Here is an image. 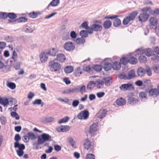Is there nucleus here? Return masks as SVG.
Masks as SVG:
<instances>
[{
  "label": "nucleus",
  "mask_w": 159,
  "mask_h": 159,
  "mask_svg": "<svg viewBox=\"0 0 159 159\" xmlns=\"http://www.w3.org/2000/svg\"><path fill=\"white\" fill-rule=\"evenodd\" d=\"M58 52V50L57 48H54L50 49L47 52L48 55L52 56H55Z\"/></svg>",
  "instance_id": "22"
},
{
  "label": "nucleus",
  "mask_w": 159,
  "mask_h": 159,
  "mask_svg": "<svg viewBox=\"0 0 159 159\" xmlns=\"http://www.w3.org/2000/svg\"><path fill=\"white\" fill-rule=\"evenodd\" d=\"M79 101L78 100H75L72 103V105L74 107H77L79 103Z\"/></svg>",
  "instance_id": "62"
},
{
  "label": "nucleus",
  "mask_w": 159,
  "mask_h": 159,
  "mask_svg": "<svg viewBox=\"0 0 159 159\" xmlns=\"http://www.w3.org/2000/svg\"><path fill=\"white\" fill-rule=\"evenodd\" d=\"M139 101L137 98L132 96L129 97L128 99V102L132 105L137 104Z\"/></svg>",
  "instance_id": "12"
},
{
  "label": "nucleus",
  "mask_w": 159,
  "mask_h": 159,
  "mask_svg": "<svg viewBox=\"0 0 159 159\" xmlns=\"http://www.w3.org/2000/svg\"><path fill=\"white\" fill-rule=\"evenodd\" d=\"M145 70L142 68H139L137 70V72L138 75L139 77H142L143 76L145 73Z\"/></svg>",
  "instance_id": "35"
},
{
  "label": "nucleus",
  "mask_w": 159,
  "mask_h": 159,
  "mask_svg": "<svg viewBox=\"0 0 159 159\" xmlns=\"http://www.w3.org/2000/svg\"><path fill=\"white\" fill-rule=\"evenodd\" d=\"M52 141V137L51 136L48 134L43 133L41 135V137L38 136L37 144L41 145L45 142Z\"/></svg>",
  "instance_id": "2"
},
{
  "label": "nucleus",
  "mask_w": 159,
  "mask_h": 159,
  "mask_svg": "<svg viewBox=\"0 0 159 159\" xmlns=\"http://www.w3.org/2000/svg\"><path fill=\"white\" fill-rule=\"evenodd\" d=\"M86 159H95V156L93 154H88L87 155Z\"/></svg>",
  "instance_id": "64"
},
{
  "label": "nucleus",
  "mask_w": 159,
  "mask_h": 159,
  "mask_svg": "<svg viewBox=\"0 0 159 159\" xmlns=\"http://www.w3.org/2000/svg\"><path fill=\"white\" fill-rule=\"evenodd\" d=\"M80 35L82 38H85L87 37L88 36V34L87 31L84 30L81 31L80 32Z\"/></svg>",
  "instance_id": "52"
},
{
  "label": "nucleus",
  "mask_w": 159,
  "mask_h": 159,
  "mask_svg": "<svg viewBox=\"0 0 159 159\" xmlns=\"http://www.w3.org/2000/svg\"><path fill=\"white\" fill-rule=\"evenodd\" d=\"M22 30L24 32L27 33H31L34 30L30 27L26 25L23 26Z\"/></svg>",
  "instance_id": "27"
},
{
  "label": "nucleus",
  "mask_w": 159,
  "mask_h": 159,
  "mask_svg": "<svg viewBox=\"0 0 159 159\" xmlns=\"http://www.w3.org/2000/svg\"><path fill=\"white\" fill-rule=\"evenodd\" d=\"M21 139V137L18 134L15 135L14 140L16 142L14 143V147L15 148H18V150H16L17 155L20 157H21L24 153L23 150L25 148V146L23 144H20L19 141Z\"/></svg>",
  "instance_id": "1"
},
{
  "label": "nucleus",
  "mask_w": 159,
  "mask_h": 159,
  "mask_svg": "<svg viewBox=\"0 0 159 159\" xmlns=\"http://www.w3.org/2000/svg\"><path fill=\"white\" fill-rule=\"evenodd\" d=\"M107 112V111L106 109H101L97 114V116L98 118L102 119L105 116Z\"/></svg>",
  "instance_id": "18"
},
{
  "label": "nucleus",
  "mask_w": 159,
  "mask_h": 159,
  "mask_svg": "<svg viewBox=\"0 0 159 159\" xmlns=\"http://www.w3.org/2000/svg\"><path fill=\"white\" fill-rule=\"evenodd\" d=\"M130 21L131 20L127 16L125 17L123 20V23L124 25H127Z\"/></svg>",
  "instance_id": "58"
},
{
  "label": "nucleus",
  "mask_w": 159,
  "mask_h": 159,
  "mask_svg": "<svg viewBox=\"0 0 159 159\" xmlns=\"http://www.w3.org/2000/svg\"><path fill=\"white\" fill-rule=\"evenodd\" d=\"M133 88L132 84L129 83L122 84L119 87L120 90L123 91L130 90Z\"/></svg>",
  "instance_id": "8"
},
{
  "label": "nucleus",
  "mask_w": 159,
  "mask_h": 159,
  "mask_svg": "<svg viewBox=\"0 0 159 159\" xmlns=\"http://www.w3.org/2000/svg\"><path fill=\"white\" fill-rule=\"evenodd\" d=\"M7 85L8 87L12 89H14L16 87L15 84L14 83L11 82L8 83Z\"/></svg>",
  "instance_id": "45"
},
{
  "label": "nucleus",
  "mask_w": 159,
  "mask_h": 159,
  "mask_svg": "<svg viewBox=\"0 0 159 159\" xmlns=\"http://www.w3.org/2000/svg\"><path fill=\"white\" fill-rule=\"evenodd\" d=\"M152 69L155 73H159V65L153 66Z\"/></svg>",
  "instance_id": "59"
},
{
  "label": "nucleus",
  "mask_w": 159,
  "mask_h": 159,
  "mask_svg": "<svg viewBox=\"0 0 159 159\" xmlns=\"http://www.w3.org/2000/svg\"><path fill=\"white\" fill-rule=\"evenodd\" d=\"M151 59L155 62L159 61V57L157 55H152Z\"/></svg>",
  "instance_id": "48"
},
{
  "label": "nucleus",
  "mask_w": 159,
  "mask_h": 159,
  "mask_svg": "<svg viewBox=\"0 0 159 159\" xmlns=\"http://www.w3.org/2000/svg\"><path fill=\"white\" fill-rule=\"evenodd\" d=\"M17 54L16 52H15V50L13 51L12 54V55L11 59H12L14 62H16L17 60Z\"/></svg>",
  "instance_id": "44"
},
{
  "label": "nucleus",
  "mask_w": 159,
  "mask_h": 159,
  "mask_svg": "<svg viewBox=\"0 0 159 159\" xmlns=\"http://www.w3.org/2000/svg\"><path fill=\"white\" fill-rule=\"evenodd\" d=\"M93 69L97 71H99L102 70V67L101 65H95L93 66Z\"/></svg>",
  "instance_id": "55"
},
{
  "label": "nucleus",
  "mask_w": 159,
  "mask_h": 159,
  "mask_svg": "<svg viewBox=\"0 0 159 159\" xmlns=\"http://www.w3.org/2000/svg\"><path fill=\"white\" fill-rule=\"evenodd\" d=\"M111 21L109 20H106L104 22L103 24V26L104 28L106 29H108L110 28L111 26Z\"/></svg>",
  "instance_id": "30"
},
{
  "label": "nucleus",
  "mask_w": 159,
  "mask_h": 159,
  "mask_svg": "<svg viewBox=\"0 0 159 159\" xmlns=\"http://www.w3.org/2000/svg\"><path fill=\"white\" fill-rule=\"evenodd\" d=\"M68 142L70 146L73 148H75V142L73 138L70 137L68 139Z\"/></svg>",
  "instance_id": "39"
},
{
  "label": "nucleus",
  "mask_w": 159,
  "mask_h": 159,
  "mask_svg": "<svg viewBox=\"0 0 159 159\" xmlns=\"http://www.w3.org/2000/svg\"><path fill=\"white\" fill-rule=\"evenodd\" d=\"M89 113L87 110H85L79 113L77 115V118L80 120H86L88 118Z\"/></svg>",
  "instance_id": "5"
},
{
  "label": "nucleus",
  "mask_w": 159,
  "mask_h": 159,
  "mask_svg": "<svg viewBox=\"0 0 159 159\" xmlns=\"http://www.w3.org/2000/svg\"><path fill=\"white\" fill-rule=\"evenodd\" d=\"M8 17H9L10 19L8 20L9 22H12L14 21H16V20H14L17 17V16L16 14L13 12L8 13Z\"/></svg>",
  "instance_id": "15"
},
{
  "label": "nucleus",
  "mask_w": 159,
  "mask_h": 159,
  "mask_svg": "<svg viewBox=\"0 0 159 159\" xmlns=\"http://www.w3.org/2000/svg\"><path fill=\"white\" fill-rule=\"evenodd\" d=\"M121 65L120 62L119 61L115 62L112 65V67L114 70H117L121 67Z\"/></svg>",
  "instance_id": "28"
},
{
  "label": "nucleus",
  "mask_w": 159,
  "mask_h": 159,
  "mask_svg": "<svg viewBox=\"0 0 159 159\" xmlns=\"http://www.w3.org/2000/svg\"><path fill=\"white\" fill-rule=\"evenodd\" d=\"M121 21L119 18L116 19L113 22V25L115 27H118L121 24Z\"/></svg>",
  "instance_id": "41"
},
{
  "label": "nucleus",
  "mask_w": 159,
  "mask_h": 159,
  "mask_svg": "<svg viewBox=\"0 0 159 159\" xmlns=\"http://www.w3.org/2000/svg\"><path fill=\"white\" fill-rule=\"evenodd\" d=\"M129 62L132 64H135L137 62V59L133 57H131L129 58Z\"/></svg>",
  "instance_id": "36"
},
{
  "label": "nucleus",
  "mask_w": 159,
  "mask_h": 159,
  "mask_svg": "<svg viewBox=\"0 0 159 159\" xmlns=\"http://www.w3.org/2000/svg\"><path fill=\"white\" fill-rule=\"evenodd\" d=\"M8 16V13L5 12H0V18L3 19H6Z\"/></svg>",
  "instance_id": "47"
},
{
  "label": "nucleus",
  "mask_w": 159,
  "mask_h": 159,
  "mask_svg": "<svg viewBox=\"0 0 159 159\" xmlns=\"http://www.w3.org/2000/svg\"><path fill=\"white\" fill-rule=\"evenodd\" d=\"M129 58L127 57H123L120 60V64H122L124 65H126L129 62Z\"/></svg>",
  "instance_id": "34"
},
{
  "label": "nucleus",
  "mask_w": 159,
  "mask_h": 159,
  "mask_svg": "<svg viewBox=\"0 0 159 159\" xmlns=\"http://www.w3.org/2000/svg\"><path fill=\"white\" fill-rule=\"evenodd\" d=\"M64 48L67 51H72L74 49L75 47L72 42H68L64 44Z\"/></svg>",
  "instance_id": "9"
},
{
  "label": "nucleus",
  "mask_w": 159,
  "mask_h": 159,
  "mask_svg": "<svg viewBox=\"0 0 159 159\" xmlns=\"http://www.w3.org/2000/svg\"><path fill=\"white\" fill-rule=\"evenodd\" d=\"M139 59L141 63H145L147 61L146 57L143 55L139 56Z\"/></svg>",
  "instance_id": "40"
},
{
  "label": "nucleus",
  "mask_w": 159,
  "mask_h": 159,
  "mask_svg": "<svg viewBox=\"0 0 159 159\" xmlns=\"http://www.w3.org/2000/svg\"><path fill=\"white\" fill-rule=\"evenodd\" d=\"M66 59L65 55L63 53H59L57 55L56 60L57 61L62 62L64 61Z\"/></svg>",
  "instance_id": "16"
},
{
  "label": "nucleus",
  "mask_w": 159,
  "mask_h": 159,
  "mask_svg": "<svg viewBox=\"0 0 159 159\" xmlns=\"http://www.w3.org/2000/svg\"><path fill=\"white\" fill-rule=\"evenodd\" d=\"M145 71L148 76H150L152 75V70L150 67L147 66Z\"/></svg>",
  "instance_id": "61"
},
{
  "label": "nucleus",
  "mask_w": 159,
  "mask_h": 159,
  "mask_svg": "<svg viewBox=\"0 0 159 159\" xmlns=\"http://www.w3.org/2000/svg\"><path fill=\"white\" fill-rule=\"evenodd\" d=\"M101 22L100 21H95L92 25L93 29L94 31L96 32L101 31L102 29V27L101 25Z\"/></svg>",
  "instance_id": "7"
},
{
  "label": "nucleus",
  "mask_w": 159,
  "mask_h": 159,
  "mask_svg": "<svg viewBox=\"0 0 159 159\" xmlns=\"http://www.w3.org/2000/svg\"><path fill=\"white\" fill-rule=\"evenodd\" d=\"M0 120L1 123L2 125H5L7 123V120L6 117L4 116H1L0 117Z\"/></svg>",
  "instance_id": "57"
},
{
  "label": "nucleus",
  "mask_w": 159,
  "mask_h": 159,
  "mask_svg": "<svg viewBox=\"0 0 159 159\" xmlns=\"http://www.w3.org/2000/svg\"><path fill=\"white\" fill-rule=\"evenodd\" d=\"M42 103L43 104H42V100L41 99H36L33 102V104L34 105H39L41 104V106H43V102H42Z\"/></svg>",
  "instance_id": "51"
},
{
  "label": "nucleus",
  "mask_w": 159,
  "mask_h": 159,
  "mask_svg": "<svg viewBox=\"0 0 159 159\" xmlns=\"http://www.w3.org/2000/svg\"><path fill=\"white\" fill-rule=\"evenodd\" d=\"M84 148L89 151H93L95 146V143L93 142H90L88 139H85L84 141Z\"/></svg>",
  "instance_id": "3"
},
{
  "label": "nucleus",
  "mask_w": 159,
  "mask_h": 159,
  "mask_svg": "<svg viewBox=\"0 0 159 159\" xmlns=\"http://www.w3.org/2000/svg\"><path fill=\"white\" fill-rule=\"evenodd\" d=\"M104 80L105 82V84L107 86L110 85L112 82V79L110 78H107L104 79Z\"/></svg>",
  "instance_id": "43"
},
{
  "label": "nucleus",
  "mask_w": 159,
  "mask_h": 159,
  "mask_svg": "<svg viewBox=\"0 0 159 159\" xmlns=\"http://www.w3.org/2000/svg\"><path fill=\"white\" fill-rule=\"evenodd\" d=\"M138 14V12L137 11H134L130 13L129 14L128 17L131 21L134 20L135 19Z\"/></svg>",
  "instance_id": "31"
},
{
  "label": "nucleus",
  "mask_w": 159,
  "mask_h": 159,
  "mask_svg": "<svg viewBox=\"0 0 159 159\" xmlns=\"http://www.w3.org/2000/svg\"><path fill=\"white\" fill-rule=\"evenodd\" d=\"M11 116L12 117H15L16 120H18L20 119V117L18 114L15 111H12L11 113Z\"/></svg>",
  "instance_id": "49"
},
{
  "label": "nucleus",
  "mask_w": 159,
  "mask_h": 159,
  "mask_svg": "<svg viewBox=\"0 0 159 159\" xmlns=\"http://www.w3.org/2000/svg\"><path fill=\"white\" fill-rule=\"evenodd\" d=\"M27 20V19L25 17H20L16 19V21H18L19 22H25Z\"/></svg>",
  "instance_id": "60"
},
{
  "label": "nucleus",
  "mask_w": 159,
  "mask_h": 159,
  "mask_svg": "<svg viewBox=\"0 0 159 159\" xmlns=\"http://www.w3.org/2000/svg\"><path fill=\"white\" fill-rule=\"evenodd\" d=\"M139 97L141 100L145 102L147 99V94L145 92H141L139 95Z\"/></svg>",
  "instance_id": "25"
},
{
  "label": "nucleus",
  "mask_w": 159,
  "mask_h": 159,
  "mask_svg": "<svg viewBox=\"0 0 159 159\" xmlns=\"http://www.w3.org/2000/svg\"><path fill=\"white\" fill-rule=\"evenodd\" d=\"M98 123H94L92 125L90 128L89 132L92 135L94 136L97 134L98 130Z\"/></svg>",
  "instance_id": "6"
},
{
  "label": "nucleus",
  "mask_w": 159,
  "mask_h": 159,
  "mask_svg": "<svg viewBox=\"0 0 159 159\" xmlns=\"http://www.w3.org/2000/svg\"><path fill=\"white\" fill-rule=\"evenodd\" d=\"M76 42L78 44L84 43L85 42V40L82 37L77 39H76Z\"/></svg>",
  "instance_id": "56"
},
{
  "label": "nucleus",
  "mask_w": 159,
  "mask_h": 159,
  "mask_svg": "<svg viewBox=\"0 0 159 159\" xmlns=\"http://www.w3.org/2000/svg\"><path fill=\"white\" fill-rule=\"evenodd\" d=\"M82 70L80 67H77L75 70V74H76V76H80V75L82 74Z\"/></svg>",
  "instance_id": "50"
},
{
  "label": "nucleus",
  "mask_w": 159,
  "mask_h": 159,
  "mask_svg": "<svg viewBox=\"0 0 159 159\" xmlns=\"http://www.w3.org/2000/svg\"><path fill=\"white\" fill-rule=\"evenodd\" d=\"M80 87L78 86L77 88H70L66 89L62 92L63 94H69L74 93L76 92L80 89Z\"/></svg>",
  "instance_id": "10"
},
{
  "label": "nucleus",
  "mask_w": 159,
  "mask_h": 159,
  "mask_svg": "<svg viewBox=\"0 0 159 159\" xmlns=\"http://www.w3.org/2000/svg\"><path fill=\"white\" fill-rule=\"evenodd\" d=\"M69 119L70 118L69 117L66 116L65 117L61 119L60 120L58 121V123L59 124H61L63 123H66V122H67L69 120Z\"/></svg>",
  "instance_id": "42"
},
{
  "label": "nucleus",
  "mask_w": 159,
  "mask_h": 159,
  "mask_svg": "<svg viewBox=\"0 0 159 159\" xmlns=\"http://www.w3.org/2000/svg\"><path fill=\"white\" fill-rule=\"evenodd\" d=\"M27 135H28L29 139L31 140H34L36 138V136L32 132H29L28 133Z\"/></svg>",
  "instance_id": "46"
},
{
  "label": "nucleus",
  "mask_w": 159,
  "mask_h": 159,
  "mask_svg": "<svg viewBox=\"0 0 159 159\" xmlns=\"http://www.w3.org/2000/svg\"><path fill=\"white\" fill-rule=\"evenodd\" d=\"M143 52V49L142 48H140L137 49L134 53L136 56H139L144 54Z\"/></svg>",
  "instance_id": "32"
},
{
  "label": "nucleus",
  "mask_w": 159,
  "mask_h": 159,
  "mask_svg": "<svg viewBox=\"0 0 159 159\" xmlns=\"http://www.w3.org/2000/svg\"><path fill=\"white\" fill-rule=\"evenodd\" d=\"M149 17V15L147 13L143 12L139 16V19L140 21L144 22L146 21Z\"/></svg>",
  "instance_id": "11"
},
{
  "label": "nucleus",
  "mask_w": 159,
  "mask_h": 159,
  "mask_svg": "<svg viewBox=\"0 0 159 159\" xmlns=\"http://www.w3.org/2000/svg\"><path fill=\"white\" fill-rule=\"evenodd\" d=\"M158 21V20L157 18L154 17H151L149 19V22L150 25L154 26H157Z\"/></svg>",
  "instance_id": "23"
},
{
  "label": "nucleus",
  "mask_w": 159,
  "mask_h": 159,
  "mask_svg": "<svg viewBox=\"0 0 159 159\" xmlns=\"http://www.w3.org/2000/svg\"><path fill=\"white\" fill-rule=\"evenodd\" d=\"M49 66L51 71H57L61 69V65L57 62H54V61L49 62Z\"/></svg>",
  "instance_id": "4"
},
{
  "label": "nucleus",
  "mask_w": 159,
  "mask_h": 159,
  "mask_svg": "<svg viewBox=\"0 0 159 159\" xmlns=\"http://www.w3.org/2000/svg\"><path fill=\"white\" fill-rule=\"evenodd\" d=\"M48 55L47 52H42L40 54V58L41 62H45L47 61Z\"/></svg>",
  "instance_id": "19"
},
{
  "label": "nucleus",
  "mask_w": 159,
  "mask_h": 159,
  "mask_svg": "<svg viewBox=\"0 0 159 159\" xmlns=\"http://www.w3.org/2000/svg\"><path fill=\"white\" fill-rule=\"evenodd\" d=\"M116 102L117 105L122 106L125 104L126 100L124 98H120L116 100Z\"/></svg>",
  "instance_id": "24"
},
{
  "label": "nucleus",
  "mask_w": 159,
  "mask_h": 159,
  "mask_svg": "<svg viewBox=\"0 0 159 159\" xmlns=\"http://www.w3.org/2000/svg\"><path fill=\"white\" fill-rule=\"evenodd\" d=\"M60 3L59 0H52V1L50 3L48 6L47 7V8L49 9L48 7L50 5L53 7L56 6L58 5Z\"/></svg>",
  "instance_id": "33"
},
{
  "label": "nucleus",
  "mask_w": 159,
  "mask_h": 159,
  "mask_svg": "<svg viewBox=\"0 0 159 159\" xmlns=\"http://www.w3.org/2000/svg\"><path fill=\"white\" fill-rule=\"evenodd\" d=\"M149 93L150 96L155 97L159 95V90L157 89H152L149 90Z\"/></svg>",
  "instance_id": "14"
},
{
  "label": "nucleus",
  "mask_w": 159,
  "mask_h": 159,
  "mask_svg": "<svg viewBox=\"0 0 159 159\" xmlns=\"http://www.w3.org/2000/svg\"><path fill=\"white\" fill-rule=\"evenodd\" d=\"M95 86V82L91 81L89 82L87 86V88L88 89L91 90Z\"/></svg>",
  "instance_id": "38"
},
{
  "label": "nucleus",
  "mask_w": 159,
  "mask_h": 159,
  "mask_svg": "<svg viewBox=\"0 0 159 159\" xmlns=\"http://www.w3.org/2000/svg\"><path fill=\"white\" fill-rule=\"evenodd\" d=\"M14 99H12L11 101H9L8 99L7 98H2L0 96V103L3 105L4 106H5L8 105L9 102H11L14 100Z\"/></svg>",
  "instance_id": "17"
},
{
  "label": "nucleus",
  "mask_w": 159,
  "mask_h": 159,
  "mask_svg": "<svg viewBox=\"0 0 159 159\" xmlns=\"http://www.w3.org/2000/svg\"><path fill=\"white\" fill-rule=\"evenodd\" d=\"M64 70L66 73H70L73 71V68L71 66H68L65 67Z\"/></svg>",
  "instance_id": "37"
},
{
  "label": "nucleus",
  "mask_w": 159,
  "mask_h": 159,
  "mask_svg": "<svg viewBox=\"0 0 159 159\" xmlns=\"http://www.w3.org/2000/svg\"><path fill=\"white\" fill-rule=\"evenodd\" d=\"M128 80H130L136 77L135 72L133 70H131L128 72L127 75Z\"/></svg>",
  "instance_id": "20"
},
{
  "label": "nucleus",
  "mask_w": 159,
  "mask_h": 159,
  "mask_svg": "<svg viewBox=\"0 0 159 159\" xmlns=\"http://www.w3.org/2000/svg\"><path fill=\"white\" fill-rule=\"evenodd\" d=\"M95 86H96L98 88L100 89L103 88L104 84L103 81L99 80L95 82Z\"/></svg>",
  "instance_id": "21"
},
{
  "label": "nucleus",
  "mask_w": 159,
  "mask_h": 159,
  "mask_svg": "<svg viewBox=\"0 0 159 159\" xmlns=\"http://www.w3.org/2000/svg\"><path fill=\"white\" fill-rule=\"evenodd\" d=\"M143 84L145 86H148L151 83V81L149 80H144L143 81Z\"/></svg>",
  "instance_id": "63"
},
{
  "label": "nucleus",
  "mask_w": 159,
  "mask_h": 159,
  "mask_svg": "<svg viewBox=\"0 0 159 159\" xmlns=\"http://www.w3.org/2000/svg\"><path fill=\"white\" fill-rule=\"evenodd\" d=\"M28 15L30 17L35 18L37 17L38 14L36 12L33 11L32 13H29Z\"/></svg>",
  "instance_id": "53"
},
{
  "label": "nucleus",
  "mask_w": 159,
  "mask_h": 159,
  "mask_svg": "<svg viewBox=\"0 0 159 159\" xmlns=\"http://www.w3.org/2000/svg\"><path fill=\"white\" fill-rule=\"evenodd\" d=\"M143 51L144 54L148 57L152 56L153 52L152 49L149 48L143 49Z\"/></svg>",
  "instance_id": "26"
},
{
  "label": "nucleus",
  "mask_w": 159,
  "mask_h": 159,
  "mask_svg": "<svg viewBox=\"0 0 159 159\" xmlns=\"http://www.w3.org/2000/svg\"><path fill=\"white\" fill-rule=\"evenodd\" d=\"M70 129V127L68 125H61L58 127L57 130L59 132H64L68 131Z\"/></svg>",
  "instance_id": "13"
},
{
  "label": "nucleus",
  "mask_w": 159,
  "mask_h": 159,
  "mask_svg": "<svg viewBox=\"0 0 159 159\" xmlns=\"http://www.w3.org/2000/svg\"><path fill=\"white\" fill-rule=\"evenodd\" d=\"M112 67V65L109 62H105L104 65V69L106 71L110 70Z\"/></svg>",
  "instance_id": "29"
},
{
  "label": "nucleus",
  "mask_w": 159,
  "mask_h": 159,
  "mask_svg": "<svg viewBox=\"0 0 159 159\" xmlns=\"http://www.w3.org/2000/svg\"><path fill=\"white\" fill-rule=\"evenodd\" d=\"M118 77L119 78L121 79H123L125 80H128L127 75L125 74H119V75Z\"/></svg>",
  "instance_id": "54"
}]
</instances>
